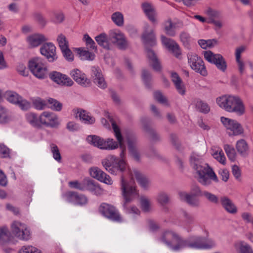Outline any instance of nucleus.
<instances>
[{
	"mask_svg": "<svg viewBox=\"0 0 253 253\" xmlns=\"http://www.w3.org/2000/svg\"><path fill=\"white\" fill-rule=\"evenodd\" d=\"M28 67L31 73L39 79L47 77L48 70L46 62L42 58L34 57L29 61Z\"/></svg>",
	"mask_w": 253,
	"mask_h": 253,
	"instance_id": "nucleus-6",
	"label": "nucleus"
},
{
	"mask_svg": "<svg viewBox=\"0 0 253 253\" xmlns=\"http://www.w3.org/2000/svg\"><path fill=\"white\" fill-rule=\"evenodd\" d=\"M112 21L118 26H122L124 24V17L120 12H115L111 16Z\"/></svg>",
	"mask_w": 253,
	"mask_h": 253,
	"instance_id": "nucleus-49",
	"label": "nucleus"
},
{
	"mask_svg": "<svg viewBox=\"0 0 253 253\" xmlns=\"http://www.w3.org/2000/svg\"><path fill=\"white\" fill-rule=\"evenodd\" d=\"M9 239V233L5 227H0V244L7 242Z\"/></svg>",
	"mask_w": 253,
	"mask_h": 253,
	"instance_id": "nucleus-54",
	"label": "nucleus"
},
{
	"mask_svg": "<svg viewBox=\"0 0 253 253\" xmlns=\"http://www.w3.org/2000/svg\"><path fill=\"white\" fill-rule=\"evenodd\" d=\"M50 78L57 84L62 86H72L74 82L67 76L60 72L53 71L49 74Z\"/></svg>",
	"mask_w": 253,
	"mask_h": 253,
	"instance_id": "nucleus-21",
	"label": "nucleus"
},
{
	"mask_svg": "<svg viewBox=\"0 0 253 253\" xmlns=\"http://www.w3.org/2000/svg\"><path fill=\"white\" fill-rule=\"evenodd\" d=\"M195 106L197 109L202 113H208L210 110L208 104L200 100L196 101Z\"/></svg>",
	"mask_w": 253,
	"mask_h": 253,
	"instance_id": "nucleus-48",
	"label": "nucleus"
},
{
	"mask_svg": "<svg viewBox=\"0 0 253 253\" xmlns=\"http://www.w3.org/2000/svg\"><path fill=\"white\" fill-rule=\"evenodd\" d=\"M143 10L149 19L153 24L157 23L156 13L153 6L149 3L144 2L142 5Z\"/></svg>",
	"mask_w": 253,
	"mask_h": 253,
	"instance_id": "nucleus-31",
	"label": "nucleus"
},
{
	"mask_svg": "<svg viewBox=\"0 0 253 253\" xmlns=\"http://www.w3.org/2000/svg\"><path fill=\"white\" fill-rule=\"evenodd\" d=\"M203 196L209 202L213 204L217 205L219 203V199L218 197L215 194L210 192L208 191H203Z\"/></svg>",
	"mask_w": 253,
	"mask_h": 253,
	"instance_id": "nucleus-44",
	"label": "nucleus"
},
{
	"mask_svg": "<svg viewBox=\"0 0 253 253\" xmlns=\"http://www.w3.org/2000/svg\"><path fill=\"white\" fill-rule=\"evenodd\" d=\"M41 53L44 56L49 62H53L57 59L56 47L51 42L43 43L40 48Z\"/></svg>",
	"mask_w": 253,
	"mask_h": 253,
	"instance_id": "nucleus-18",
	"label": "nucleus"
},
{
	"mask_svg": "<svg viewBox=\"0 0 253 253\" xmlns=\"http://www.w3.org/2000/svg\"><path fill=\"white\" fill-rule=\"evenodd\" d=\"M109 38L110 41L121 49H125L128 46V42L125 35L119 31L111 32Z\"/></svg>",
	"mask_w": 253,
	"mask_h": 253,
	"instance_id": "nucleus-19",
	"label": "nucleus"
},
{
	"mask_svg": "<svg viewBox=\"0 0 253 253\" xmlns=\"http://www.w3.org/2000/svg\"><path fill=\"white\" fill-rule=\"evenodd\" d=\"M16 105L19 106V107L23 110H27L31 108V103L27 100L23 99L22 97L20 99L18 100Z\"/></svg>",
	"mask_w": 253,
	"mask_h": 253,
	"instance_id": "nucleus-59",
	"label": "nucleus"
},
{
	"mask_svg": "<svg viewBox=\"0 0 253 253\" xmlns=\"http://www.w3.org/2000/svg\"><path fill=\"white\" fill-rule=\"evenodd\" d=\"M70 75L78 84L84 87L89 86L90 84L89 80L86 78V75L79 69H75L72 70Z\"/></svg>",
	"mask_w": 253,
	"mask_h": 253,
	"instance_id": "nucleus-28",
	"label": "nucleus"
},
{
	"mask_svg": "<svg viewBox=\"0 0 253 253\" xmlns=\"http://www.w3.org/2000/svg\"><path fill=\"white\" fill-rule=\"evenodd\" d=\"M78 53L80 55L82 60L92 61L95 58L94 53L85 50L82 48H78L76 49Z\"/></svg>",
	"mask_w": 253,
	"mask_h": 253,
	"instance_id": "nucleus-36",
	"label": "nucleus"
},
{
	"mask_svg": "<svg viewBox=\"0 0 253 253\" xmlns=\"http://www.w3.org/2000/svg\"><path fill=\"white\" fill-rule=\"evenodd\" d=\"M97 43L103 48L109 49V45L107 41L106 34L103 33L96 36L95 38Z\"/></svg>",
	"mask_w": 253,
	"mask_h": 253,
	"instance_id": "nucleus-43",
	"label": "nucleus"
},
{
	"mask_svg": "<svg viewBox=\"0 0 253 253\" xmlns=\"http://www.w3.org/2000/svg\"><path fill=\"white\" fill-rule=\"evenodd\" d=\"M88 178H84L82 182L78 181H72L69 182L68 184L70 187L75 188L81 191H85L86 190V183Z\"/></svg>",
	"mask_w": 253,
	"mask_h": 253,
	"instance_id": "nucleus-40",
	"label": "nucleus"
},
{
	"mask_svg": "<svg viewBox=\"0 0 253 253\" xmlns=\"http://www.w3.org/2000/svg\"><path fill=\"white\" fill-rule=\"evenodd\" d=\"M50 147L53 158L56 161L58 162H60L61 160V156L57 146L52 143L50 145Z\"/></svg>",
	"mask_w": 253,
	"mask_h": 253,
	"instance_id": "nucleus-50",
	"label": "nucleus"
},
{
	"mask_svg": "<svg viewBox=\"0 0 253 253\" xmlns=\"http://www.w3.org/2000/svg\"><path fill=\"white\" fill-rule=\"evenodd\" d=\"M61 50L62 52L64 57L67 60H68V61H72L74 60L73 54L71 50L69 49V46Z\"/></svg>",
	"mask_w": 253,
	"mask_h": 253,
	"instance_id": "nucleus-63",
	"label": "nucleus"
},
{
	"mask_svg": "<svg viewBox=\"0 0 253 253\" xmlns=\"http://www.w3.org/2000/svg\"><path fill=\"white\" fill-rule=\"evenodd\" d=\"M224 149L228 157L232 161H234L236 158V152L235 149L231 145L225 144L224 146Z\"/></svg>",
	"mask_w": 253,
	"mask_h": 253,
	"instance_id": "nucleus-47",
	"label": "nucleus"
},
{
	"mask_svg": "<svg viewBox=\"0 0 253 253\" xmlns=\"http://www.w3.org/2000/svg\"><path fill=\"white\" fill-rule=\"evenodd\" d=\"M146 51L147 56L149 60V63L153 69L157 72L161 71L162 67L160 62L154 51L149 48H147L146 49Z\"/></svg>",
	"mask_w": 253,
	"mask_h": 253,
	"instance_id": "nucleus-29",
	"label": "nucleus"
},
{
	"mask_svg": "<svg viewBox=\"0 0 253 253\" xmlns=\"http://www.w3.org/2000/svg\"><path fill=\"white\" fill-rule=\"evenodd\" d=\"M33 104L37 110H42L46 106V101L41 98H37L33 101Z\"/></svg>",
	"mask_w": 253,
	"mask_h": 253,
	"instance_id": "nucleus-56",
	"label": "nucleus"
},
{
	"mask_svg": "<svg viewBox=\"0 0 253 253\" xmlns=\"http://www.w3.org/2000/svg\"><path fill=\"white\" fill-rule=\"evenodd\" d=\"M90 175L91 177L108 185L113 184V180L110 176L101 170L97 167L91 168L89 169Z\"/></svg>",
	"mask_w": 253,
	"mask_h": 253,
	"instance_id": "nucleus-22",
	"label": "nucleus"
},
{
	"mask_svg": "<svg viewBox=\"0 0 253 253\" xmlns=\"http://www.w3.org/2000/svg\"><path fill=\"white\" fill-rule=\"evenodd\" d=\"M141 123L144 130H145L149 135L151 140L152 141H156L160 139L159 134L150 126V121L147 117L142 118L141 120Z\"/></svg>",
	"mask_w": 253,
	"mask_h": 253,
	"instance_id": "nucleus-27",
	"label": "nucleus"
},
{
	"mask_svg": "<svg viewBox=\"0 0 253 253\" xmlns=\"http://www.w3.org/2000/svg\"><path fill=\"white\" fill-rule=\"evenodd\" d=\"M57 41L61 50L69 46L68 42L64 35L62 34L59 35L57 37Z\"/></svg>",
	"mask_w": 253,
	"mask_h": 253,
	"instance_id": "nucleus-58",
	"label": "nucleus"
},
{
	"mask_svg": "<svg viewBox=\"0 0 253 253\" xmlns=\"http://www.w3.org/2000/svg\"><path fill=\"white\" fill-rule=\"evenodd\" d=\"M128 148L130 156L136 162L140 160V155L137 148V139L136 136L132 133H128L126 136Z\"/></svg>",
	"mask_w": 253,
	"mask_h": 253,
	"instance_id": "nucleus-17",
	"label": "nucleus"
},
{
	"mask_svg": "<svg viewBox=\"0 0 253 253\" xmlns=\"http://www.w3.org/2000/svg\"><path fill=\"white\" fill-rule=\"evenodd\" d=\"M220 201L222 206L228 212L234 214L237 212V207L232 201L228 197H221Z\"/></svg>",
	"mask_w": 253,
	"mask_h": 253,
	"instance_id": "nucleus-32",
	"label": "nucleus"
},
{
	"mask_svg": "<svg viewBox=\"0 0 253 253\" xmlns=\"http://www.w3.org/2000/svg\"><path fill=\"white\" fill-rule=\"evenodd\" d=\"M33 18L40 25L45 26L46 23V21L43 16L40 13L34 12L32 14Z\"/></svg>",
	"mask_w": 253,
	"mask_h": 253,
	"instance_id": "nucleus-62",
	"label": "nucleus"
},
{
	"mask_svg": "<svg viewBox=\"0 0 253 253\" xmlns=\"http://www.w3.org/2000/svg\"><path fill=\"white\" fill-rule=\"evenodd\" d=\"M143 42L145 45L153 46L156 44V39L154 29H150L148 24L145 26L142 35Z\"/></svg>",
	"mask_w": 253,
	"mask_h": 253,
	"instance_id": "nucleus-24",
	"label": "nucleus"
},
{
	"mask_svg": "<svg viewBox=\"0 0 253 253\" xmlns=\"http://www.w3.org/2000/svg\"><path fill=\"white\" fill-rule=\"evenodd\" d=\"M159 240L167 246L171 250L174 252H177L183 249V247L185 245V240L172 231L164 232Z\"/></svg>",
	"mask_w": 253,
	"mask_h": 253,
	"instance_id": "nucleus-5",
	"label": "nucleus"
},
{
	"mask_svg": "<svg viewBox=\"0 0 253 253\" xmlns=\"http://www.w3.org/2000/svg\"><path fill=\"white\" fill-rule=\"evenodd\" d=\"M74 115L76 118H79L81 122L86 125H92L95 122V118L90 113L81 109H74Z\"/></svg>",
	"mask_w": 253,
	"mask_h": 253,
	"instance_id": "nucleus-25",
	"label": "nucleus"
},
{
	"mask_svg": "<svg viewBox=\"0 0 253 253\" xmlns=\"http://www.w3.org/2000/svg\"><path fill=\"white\" fill-rule=\"evenodd\" d=\"M121 189L124 199L123 207L125 212L129 214H139L140 211L136 207L132 206L129 208L127 206L129 203L138 197V192L134 185L127 183L125 180L124 176H122Z\"/></svg>",
	"mask_w": 253,
	"mask_h": 253,
	"instance_id": "nucleus-3",
	"label": "nucleus"
},
{
	"mask_svg": "<svg viewBox=\"0 0 253 253\" xmlns=\"http://www.w3.org/2000/svg\"><path fill=\"white\" fill-rule=\"evenodd\" d=\"M41 128L43 126L56 127L59 125L58 118L54 113L44 111L40 115Z\"/></svg>",
	"mask_w": 253,
	"mask_h": 253,
	"instance_id": "nucleus-16",
	"label": "nucleus"
},
{
	"mask_svg": "<svg viewBox=\"0 0 253 253\" xmlns=\"http://www.w3.org/2000/svg\"><path fill=\"white\" fill-rule=\"evenodd\" d=\"M183 218L185 225L187 226L193 224L195 222V217L193 215L183 210L182 212Z\"/></svg>",
	"mask_w": 253,
	"mask_h": 253,
	"instance_id": "nucleus-46",
	"label": "nucleus"
},
{
	"mask_svg": "<svg viewBox=\"0 0 253 253\" xmlns=\"http://www.w3.org/2000/svg\"><path fill=\"white\" fill-rule=\"evenodd\" d=\"M161 39L162 43L171 51L176 57L178 58L181 55V50L177 43L173 40L168 38L164 35L161 36Z\"/></svg>",
	"mask_w": 253,
	"mask_h": 253,
	"instance_id": "nucleus-23",
	"label": "nucleus"
},
{
	"mask_svg": "<svg viewBox=\"0 0 253 253\" xmlns=\"http://www.w3.org/2000/svg\"><path fill=\"white\" fill-rule=\"evenodd\" d=\"M236 147L238 152L241 155L245 156L247 155L248 146L244 139H241L238 140L236 143Z\"/></svg>",
	"mask_w": 253,
	"mask_h": 253,
	"instance_id": "nucleus-39",
	"label": "nucleus"
},
{
	"mask_svg": "<svg viewBox=\"0 0 253 253\" xmlns=\"http://www.w3.org/2000/svg\"><path fill=\"white\" fill-rule=\"evenodd\" d=\"M62 197L66 202L75 205L84 206L88 203V199L84 195L77 192H66L63 194Z\"/></svg>",
	"mask_w": 253,
	"mask_h": 253,
	"instance_id": "nucleus-13",
	"label": "nucleus"
},
{
	"mask_svg": "<svg viewBox=\"0 0 253 253\" xmlns=\"http://www.w3.org/2000/svg\"><path fill=\"white\" fill-rule=\"evenodd\" d=\"M18 253H42L41 251L37 248L32 246H23L18 252Z\"/></svg>",
	"mask_w": 253,
	"mask_h": 253,
	"instance_id": "nucleus-52",
	"label": "nucleus"
},
{
	"mask_svg": "<svg viewBox=\"0 0 253 253\" xmlns=\"http://www.w3.org/2000/svg\"><path fill=\"white\" fill-rule=\"evenodd\" d=\"M84 40L85 42L86 45L92 49H96L97 47L93 40L87 34H85L84 37Z\"/></svg>",
	"mask_w": 253,
	"mask_h": 253,
	"instance_id": "nucleus-64",
	"label": "nucleus"
},
{
	"mask_svg": "<svg viewBox=\"0 0 253 253\" xmlns=\"http://www.w3.org/2000/svg\"><path fill=\"white\" fill-rule=\"evenodd\" d=\"M206 13L210 17V19H220L222 17V15L220 11L210 8L207 9Z\"/></svg>",
	"mask_w": 253,
	"mask_h": 253,
	"instance_id": "nucleus-57",
	"label": "nucleus"
},
{
	"mask_svg": "<svg viewBox=\"0 0 253 253\" xmlns=\"http://www.w3.org/2000/svg\"><path fill=\"white\" fill-rule=\"evenodd\" d=\"M47 102L49 105L48 107L51 110L56 111H60L61 110L62 108V104L57 100L49 98L47 100Z\"/></svg>",
	"mask_w": 253,
	"mask_h": 253,
	"instance_id": "nucleus-45",
	"label": "nucleus"
},
{
	"mask_svg": "<svg viewBox=\"0 0 253 253\" xmlns=\"http://www.w3.org/2000/svg\"><path fill=\"white\" fill-rule=\"evenodd\" d=\"M179 37L183 46L185 48L189 49L190 48V42L191 41V37L190 34L187 32L183 31L180 33Z\"/></svg>",
	"mask_w": 253,
	"mask_h": 253,
	"instance_id": "nucleus-37",
	"label": "nucleus"
},
{
	"mask_svg": "<svg viewBox=\"0 0 253 253\" xmlns=\"http://www.w3.org/2000/svg\"><path fill=\"white\" fill-rule=\"evenodd\" d=\"M212 155L214 158L219 163L223 165L225 164L226 158L222 150H217L213 152Z\"/></svg>",
	"mask_w": 253,
	"mask_h": 253,
	"instance_id": "nucleus-55",
	"label": "nucleus"
},
{
	"mask_svg": "<svg viewBox=\"0 0 253 253\" xmlns=\"http://www.w3.org/2000/svg\"><path fill=\"white\" fill-rule=\"evenodd\" d=\"M169 197L168 195L164 192H161L159 194L157 197L158 202L162 205H165L169 202Z\"/></svg>",
	"mask_w": 253,
	"mask_h": 253,
	"instance_id": "nucleus-60",
	"label": "nucleus"
},
{
	"mask_svg": "<svg viewBox=\"0 0 253 253\" xmlns=\"http://www.w3.org/2000/svg\"><path fill=\"white\" fill-rule=\"evenodd\" d=\"M91 72V76L94 83L102 89L106 88L107 84L102 74L101 69L98 67H92Z\"/></svg>",
	"mask_w": 253,
	"mask_h": 253,
	"instance_id": "nucleus-26",
	"label": "nucleus"
},
{
	"mask_svg": "<svg viewBox=\"0 0 253 253\" xmlns=\"http://www.w3.org/2000/svg\"><path fill=\"white\" fill-rule=\"evenodd\" d=\"M142 80L147 87L150 86L152 77L150 73L146 69H143L142 71Z\"/></svg>",
	"mask_w": 253,
	"mask_h": 253,
	"instance_id": "nucleus-53",
	"label": "nucleus"
},
{
	"mask_svg": "<svg viewBox=\"0 0 253 253\" xmlns=\"http://www.w3.org/2000/svg\"><path fill=\"white\" fill-rule=\"evenodd\" d=\"M140 204L142 209L145 211H148L150 207V201L145 197H142L140 199Z\"/></svg>",
	"mask_w": 253,
	"mask_h": 253,
	"instance_id": "nucleus-61",
	"label": "nucleus"
},
{
	"mask_svg": "<svg viewBox=\"0 0 253 253\" xmlns=\"http://www.w3.org/2000/svg\"><path fill=\"white\" fill-rule=\"evenodd\" d=\"M4 97L8 101L14 104H16L21 97L16 92L12 91H6L4 93Z\"/></svg>",
	"mask_w": 253,
	"mask_h": 253,
	"instance_id": "nucleus-41",
	"label": "nucleus"
},
{
	"mask_svg": "<svg viewBox=\"0 0 253 253\" xmlns=\"http://www.w3.org/2000/svg\"><path fill=\"white\" fill-rule=\"evenodd\" d=\"M188 63L192 70L203 76H206L208 73L203 60L196 54L189 52L187 54Z\"/></svg>",
	"mask_w": 253,
	"mask_h": 253,
	"instance_id": "nucleus-10",
	"label": "nucleus"
},
{
	"mask_svg": "<svg viewBox=\"0 0 253 253\" xmlns=\"http://www.w3.org/2000/svg\"><path fill=\"white\" fill-rule=\"evenodd\" d=\"M191 165L196 171L197 179L202 185L208 186L211 184V181L218 182L215 172L209 166L202 161L201 157L193 153L190 159Z\"/></svg>",
	"mask_w": 253,
	"mask_h": 253,
	"instance_id": "nucleus-2",
	"label": "nucleus"
},
{
	"mask_svg": "<svg viewBox=\"0 0 253 253\" xmlns=\"http://www.w3.org/2000/svg\"><path fill=\"white\" fill-rule=\"evenodd\" d=\"M12 233L20 240L27 241L31 238V233L26 225L14 221L11 225Z\"/></svg>",
	"mask_w": 253,
	"mask_h": 253,
	"instance_id": "nucleus-14",
	"label": "nucleus"
},
{
	"mask_svg": "<svg viewBox=\"0 0 253 253\" xmlns=\"http://www.w3.org/2000/svg\"><path fill=\"white\" fill-rule=\"evenodd\" d=\"M48 40L47 38L40 33H34L28 36L26 42L30 48H33L40 46Z\"/></svg>",
	"mask_w": 253,
	"mask_h": 253,
	"instance_id": "nucleus-20",
	"label": "nucleus"
},
{
	"mask_svg": "<svg viewBox=\"0 0 253 253\" xmlns=\"http://www.w3.org/2000/svg\"><path fill=\"white\" fill-rule=\"evenodd\" d=\"M10 120L7 110L3 107L0 106V123L4 124L7 123Z\"/></svg>",
	"mask_w": 253,
	"mask_h": 253,
	"instance_id": "nucleus-51",
	"label": "nucleus"
},
{
	"mask_svg": "<svg viewBox=\"0 0 253 253\" xmlns=\"http://www.w3.org/2000/svg\"><path fill=\"white\" fill-rule=\"evenodd\" d=\"M127 173L129 174V176L131 177V179L129 182H127L126 179H125V180L129 184H132L133 185H134L136 187L133 177H134L135 179H136L137 181L139 183V184L140 185V186L144 189H147L149 188L150 184V181L149 179L143 173H141L139 171H138L137 169H133L132 171L129 170V172H127ZM122 176H124V178H125V175L124 174H123L121 175V177ZM122 178H121V179ZM136 189V188H135Z\"/></svg>",
	"mask_w": 253,
	"mask_h": 253,
	"instance_id": "nucleus-15",
	"label": "nucleus"
},
{
	"mask_svg": "<svg viewBox=\"0 0 253 253\" xmlns=\"http://www.w3.org/2000/svg\"><path fill=\"white\" fill-rule=\"evenodd\" d=\"M179 196L181 200L186 202L189 205L193 207H198L200 205L199 200L196 199L194 196L184 192H179Z\"/></svg>",
	"mask_w": 253,
	"mask_h": 253,
	"instance_id": "nucleus-33",
	"label": "nucleus"
},
{
	"mask_svg": "<svg viewBox=\"0 0 253 253\" xmlns=\"http://www.w3.org/2000/svg\"><path fill=\"white\" fill-rule=\"evenodd\" d=\"M86 184V190H88L96 196H100L103 194V189L100 187L99 184H96L93 180L88 178Z\"/></svg>",
	"mask_w": 253,
	"mask_h": 253,
	"instance_id": "nucleus-34",
	"label": "nucleus"
},
{
	"mask_svg": "<svg viewBox=\"0 0 253 253\" xmlns=\"http://www.w3.org/2000/svg\"><path fill=\"white\" fill-rule=\"evenodd\" d=\"M89 144L101 149L114 150L118 147V144L113 139L104 140L96 135H89L86 138Z\"/></svg>",
	"mask_w": 253,
	"mask_h": 253,
	"instance_id": "nucleus-8",
	"label": "nucleus"
},
{
	"mask_svg": "<svg viewBox=\"0 0 253 253\" xmlns=\"http://www.w3.org/2000/svg\"><path fill=\"white\" fill-rule=\"evenodd\" d=\"M171 78L178 92L181 95L185 94V87L178 75L176 72H171Z\"/></svg>",
	"mask_w": 253,
	"mask_h": 253,
	"instance_id": "nucleus-30",
	"label": "nucleus"
},
{
	"mask_svg": "<svg viewBox=\"0 0 253 253\" xmlns=\"http://www.w3.org/2000/svg\"><path fill=\"white\" fill-rule=\"evenodd\" d=\"M27 121L33 127L41 128L40 115L34 113H28L26 115Z\"/></svg>",
	"mask_w": 253,
	"mask_h": 253,
	"instance_id": "nucleus-35",
	"label": "nucleus"
},
{
	"mask_svg": "<svg viewBox=\"0 0 253 253\" xmlns=\"http://www.w3.org/2000/svg\"><path fill=\"white\" fill-rule=\"evenodd\" d=\"M236 250L239 253H253L251 247L247 243L240 242L235 244Z\"/></svg>",
	"mask_w": 253,
	"mask_h": 253,
	"instance_id": "nucleus-38",
	"label": "nucleus"
},
{
	"mask_svg": "<svg viewBox=\"0 0 253 253\" xmlns=\"http://www.w3.org/2000/svg\"><path fill=\"white\" fill-rule=\"evenodd\" d=\"M111 123L115 137L118 140L117 142L118 146H119L122 150L120 154L121 159L119 160L116 156H110L104 159L102 164L106 170L112 174L117 175L120 172L127 173L129 172L130 169L127 168V165L124 160L126 148L123 144V138L119 126L114 121H112Z\"/></svg>",
	"mask_w": 253,
	"mask_h": 253,
	"instance_id": "nucleus-1",
	"label": "nucleus"
},
{
	"mask_svg": "<svg viewBox=\"0 0 253 253\" xmlns=\"http://www.w3.org/2000/svg\"><path fill=\"white\" fill-rule=\"evenodd\" d=\"M220 120L229 136H238L244 133V128L237 121L224 117H221Z\"/></svg>",
	"mask_w": 253,
	"mask_h": 253,
	"instance_id": "nucleus-9",
	"label": "nucleus"
},
{
	"mask_svg": "<svg viewBox=\"0 0 253 253\" xmlns=\"http://www.w3.org/2000/svg\"><path fill=\"white\" fill-rule=\"evenodd\" d=\"M204 57L209 62L214 64L216 68L222 72L227 69V64L225 59L220 54H214L211 51H204Z\"/></svg>",
	"mask_w": 253,
	"mask_h": 253,
	"instance_id": "nucleus-12",
	"label": "nucleus"
},
{
	"mask_svg": "<svg viewBox=\"0 0 253 253\" xmlns=\"http://www.w3.org/2000/svg\"><path fill=\"white\" fill-rule=\"evenodd\" d=\"M164 30L166 33L171 37H174L176 35V32L174 28L173 23L170 19H168L164 23Z\"/></svg>",
	"mask_w": 253,
	"mask_h": 253,
	"instance_id": "nucleus-42",
	"label": "nucleus"
},
{
	"mask_svg": "<svg viewBox=\"0 0 253 253\" xmlns=\"http://www.w3.org/2000/svg\"><path fill=\"white\" fill-rule=\"evenodd\" d=\"M185 245L183 249L189 247L195 249H210L215 247V242L211 239H206L200 236H193L189 238V240H185Z\"/></svg>",
	"mask_w": 253,
	"mask_h": 253,
	"instance_id": "nucleus-7",
	"label": "nucleus"
},
{
	"mask_svg": "<svg viewBox=\"0 0 253 253\" xmlns=\"http://www.w3.org/2000/svg\"><path fill=\"white\" fill-rule=\"evenodd\" d=\"M218 105L227 112H233L238 116L245 113V107L242 100L238 97L231 95H223L217 98Z\"/></svg>",
	"mask_w": 253,
	"mask_h": 253,
	"instance_id": "nucleus-4",
	"label": "nucleus"
},
{
	"mask_svg": "<svg viewBox=\"0 0 253 253\" xmlns=\"http://www.w3.org/2000/svg\"><path fill=\"white\" fill-rule=\"evenodd\" d=\"M99 211L103 216L115 222H122L123 219L118 211L113 206L102 203L98 209Z\"/></svg>",
	"mask_w": 253,
	"mask_h": 253,
	"instance_id": "nucleus-11",
	"label": "nucleus"
}]
</instances>
